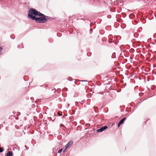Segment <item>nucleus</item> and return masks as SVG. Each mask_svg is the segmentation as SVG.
Returning <instances> with one entry per match:
<instances>
[{"mask_svg":"<svg viewBox=\"0 0 156 156\" xmlns=\"http://www.w3.org/2000/svg\"><path fill=\"white\" fill-rule=\"evenodd\" d=\"M41 13L33 8L30 9L28 14V17L29 18L34 20L36 17L35 16H38Z\"/></svg>","mask_w":156,"mask_h":156,"instance_id":"nucleus-1","label":"nucleus"},{"mask_svg":"<svg viewBox=\"0 0 156 156\" xmlns=\"http://www.w3.org/2000/svg\"><path fill=\"white\" fill-rule=\"evenodd\" d=\"M38 16H40L41 17H36L34 19L37 23H44L47 21V19L45 18V16L44 14L41 13V14H39Z\"/></svg>","mask_w":156,"mask_h":156,"instance_id":"nucleus-2","label":"nucleus"},{"mask_svg":"<svg viewBox=\"0 0 156 156\" xmlns=\"http://www.w3.org/2000/svg\"><path fill=\"white\" fill-rule=\"evenodd\" d=\"M126 119V118H124L122 119L120 121L118 124V127H119L121 125L123 124Z\"/></svg>","mask_w":156,"mask_h":156,"instance_id":"nucleus-3","label":"nucleus"},{"mask_svg":"<svg viewBox=\"0 0 156 156\" xmlns=\"http://www.w3.org/2000/svg\"><path fill=\"white\" fill-rule=\"evenodd\" d=\"M107 128V126H103L100 129L97 130V131L98 132H101L103 131L104 130L106 129Z\"/></svg>","mask_w":156,"mask_h":156,"instance_id":"nucleus-4","label":"nucleus"},{"mask_svg":"<svg viewBox=\"0 0 156 156\" xmlns=\"http://www.w3.org/2000/svg\"><path fill=\"white\" fill-rule=\"evenodd\" d=\"M12 153L11 151H8L7 154V156H12Z\"/></svg>","mask_w":156,"mask_h":156,"instance_id":"nucleus-5","label":"nucleus"},{"mask_svg":"<svg viewBox=\"0 0 156 156\" xmlns=\"http://www.w3.org/2000/svg\"><path fill=\"white\" fill-rule=\"evenodd\" d=\"M73 144V141H69L67 144L68 145L70 146L71 145Z\"/></svg>","mask_w":156,"mask_h":156,"instance_id":"nucleus-6","label":"nucleus"},{"mask_svg":"<svg viewBox=\"0 0 156 156\" xmlns=\"http://www.w3.org/2000/svg\"><path fill=\"white\" fill-rule=\"evenodd\" d=\"M69 147V146L67 144L65 146V150H64L63 151V152H64L65 151V150L67 148H68Z\"/></svg>","mask_w":156,"mask_h":156,"instance_id":"nucleus-7","label":"nucleus"},{"mask_svg":"<svg viewBox=\"0 0 156 156\" xmlns=\"http://www.w3.org/2000/svg\"><path fill=\"white\" fill-rule=\"evenodd\" d=\"M62 149H61L59 150L58 151V153H61V152L62 151Z\"/></svg>","mask_w":156,"mask_h":156,"instance_id":"nucleus-8","label":"nucleus"},{"mask_svg":"<svg viewBox=\"0 0 156 156\" xmlns=\"http://www.w3.org/2000/svg\"><path fill=\"white\" fill-rule=\"evenodd\" d=\"M3 151V149L1 147H0V153L2 152Z\"/></svg>","mask_w":156,"mask_h":156,"instance_id":"nucleus-9","label":"nucleus"},{"mask_svg":"<svg viewBox=\"0 0 156 156\" xmlns=\"http://www.w3.org/2000/svg\"><path fill=\"white\" fill-rule=\"evenodd\" d=\"M2 49V47H0V54L1 53V51Z\"/></svg>","mask_w":156,"mask_h":156,"instance_id":"nucleus-10","label":"nucleus"},{"mask_svg":"<svg viewBox=\"0 0 156 156\" xmlns=\"http://www.w3.org/2000/svg\"><path fill=\"white\" fill-rule=\"evenodd\" d=\"M58 115L59 116H61L62 115V114H60L59 112H58Z\"/></svg>","mask_w":156,"mask_h":156,"instance_id":"nucleus-11","label":"nucleus"}]
</instances>
